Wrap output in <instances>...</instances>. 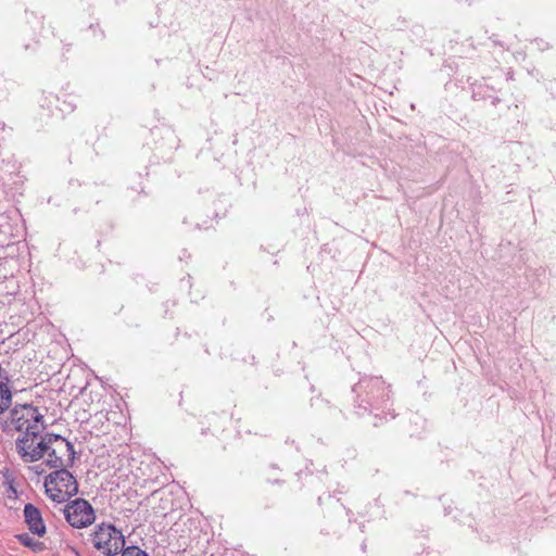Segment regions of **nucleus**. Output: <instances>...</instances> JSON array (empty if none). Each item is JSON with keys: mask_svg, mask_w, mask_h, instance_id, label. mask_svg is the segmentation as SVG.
I'll use <instances>...</instances> for the list:
<instances>
[{"mask_svg": "<svg viewBox=\"0 0 556 556\" xmlns=\"http://www.w3.org/2000/svg\"><path fill=\"white\" fill-rule=\"evenodd\" d=\"M5 428L20 432L16 448L24 462L33 463L46 457V464L51 468L72 466L75 457L73 445L59 434L45 433L43 416L37 407H14Z\"/></svg>", "mask_w": 556, "mask_h": 556, "instance_id": "f257e3e1", "label": "nucleus"}, {"mask_svg": "<svg viewBox=\"0 0 556 556\" xmlns=\"http://www.w3.org/2000/svg\"><path fill=\"white\" fill-rule=\"evenodd\" d=\"M56 470L46 477L45 489L47 495L56 503H62L78 492V484L74 476L66 468Z\"/></svg>", "mask_w": 556, "mask_h": 556, "instance_id": "f03ea898", "label": "nucleus"}, {"mask_svg": "<svg viewBox=\"0 0 556 556\" xmlns=\"http://www.w3.org/2000/svg\"><path fill=\"white\" fill-rule=\"evenodd\" d=\"M93 546L105 556L121 553L125 545L124 535L112 525L102 523L91 535Z\"/></svg>", "mask_w": 556, "mask_h": 556, "instance_id": "7ed1b4c3", "label": "nucleus"}, {"mask_svg": "<svg viewBox=\"0 0 556 556\" xmlns=\"http://www.w3.org/2000/svg\"><path fill=\"white\" fill-rule=\"evenodd\" d=\"M63 511L66 521L78 529L90 526L96 519L92 506L83 498L71 502L64 507Z\"/></svg>", "mask_w": 556, "mask_h": 556, "instance_id": "20e7f679", "label": "nucleus"}, {"mask_svg": "<svg viewBox=\"0 0 556 556\" xmlns=\"http://www.w3.org/2000/svg\"><path fill=\"white\" fill-rule=\"evenodd\" d=\"M25 522L31 533L42 536L46 533V526L43 523L39 509L33 504H26L24 507Z\"/></svg>", "mask_w": 556, "mask_h": 556, "instance_id": "39448f33", "label": "nucleus"}, {"mask_svg": "<svg viewBox=\"0 0 556 556\" xmlns=\"http://www.w3.org/2000/svg\"><path fill=\"white\" fill-rule=\"evenodd\" d=\"M12 404V393L5 382H0V415Z\"/></svg>", "mask_w": 556, "mask_h": 556, "instance_id": "423d86ee", "label": "nucleus"}, {"mask_svg": "<svg viewBox=\"0 0 556 556\" xmlns=\"http://www.w3.org/2000/svg\"><path fill=\"white\" fill-rule=\"evenodd\" d=\"M122 556H148L137 546H130L123 551Z\"/></svg>", "mask_w": 556, "mask_h": 556, "instance_id": "0eeeda50", "label": "nucleus"}, {"mask_svg": "<svg viewBox=\"0 0 556 556\" xmlns=\"http://www.w3.org/2000/svg\"><path fill=\"white\" fill-rule=\"evenodd\" d=\"M20 541H21L25 546H31V545H33V539H30L27 534H22V535H20Z\"/></svg>", "mask_w": 556, "mask_h": 556, "instance_id": "6e6552de", "label": "nucleus"}]
</instances>
